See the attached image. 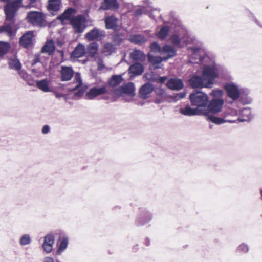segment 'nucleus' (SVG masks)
<instances>
[{
  "instance_id": "f257e3e1",
  "label": "nucleus",
  "mask_w": 262,
  "mask_h": 262,
  "mask_svg": "<svg viewBox=\"0 0 262 262\" xmlns=\"http://www.w3.org/2000/svg\"><path fill=\"white\" fill-rule=\"evenodd\" d=\"M220 67L213 63L204 66L202 75H194L189 79L190 84L193 88L211 89L213 87L215 79L219 77Z\"/></svg>"
},
{
  "instance_id": "f03ea898",
  "label": "nucleus",
  "mask_w": 262,
  "mask_h": 262,
  "mask_svg": "<svg viewBox=\"0 0 262 262\" xmlns=\"http://www.w3.org/2000/svg\"><path fill=\"white\" fill-rule=\"evenodd\" d=\"M189 99L192 106L195 107L202 115L206 113V108L208 102V96L201 91H197L189 95Z\"/></svg>"
},
{
  "instance_id": "7ed1b4c3",
  "label": "nucleus",
  "mask_w": 262,
  "mask_h": 262,
  "mask_svg": "<svg viewBox=\"0 0 262 262\" xmlns=\"http://www.w3.org/2000/svg\"><path fill=\"white\" fill-rule=\"evenodd\" d=\"M20 8H24L23 0H12L4 7V12L6 20L15 19L16 13Z\"/></svg>"
},
{
  "instance_id": "20e7f679",
  "label": "nucleus",
  "mask_w": 262,
  "mask_h": 262,
  "mask_svg": "<svg viewBox=\"0 0 262 262\" xmlns=\"http://www.w3.org/2000/svg\"><path fill=\"white\" fill-rule=\"evenodd\" d=\"M86 18L82 14H78L71 19L70 24L76 33H82L86 27Z\"/></svg>"
},
{
  "instance_id": "39448f33",
  "label": "nucleus",
  "mask_w": 262,
  "mask_h": 262,
  "mask_svg": "<svg viewBox=\"0 0 262 262\" xmlns=\"http://www.w3.org/2000/svg\"><path fill=\"white\" fill-rule=\"evenodd\" d=\"M224 103V100L211 99L208 100L204 116H208L210 114H216L221 112Z\"/></svg>"
},
{
  "instance_id": "423d86ee",
  "label": "nucleus",
  "mask_w": 262,
  "mask_h": 262,
  "mask_svg": "<svg viewBox=\"0 0 262 262\" xmlns=\"http://www.w3.org/2000/svg\"><path fill=\"white\" fill-rule=\"evenodd\" d=\"M26 19L33 26H41L45 21V15L42 12L30 11L27 13Z\"/></svg>"
},
{
  "instance_id": "0eeeda50",
  "label": "nucleus",
  "mask_w": 262,
  "mask_h": 262,
  "mask_svg": "<svg viewBox=\"0 0 262 262\" xmlns=\"http://www.w3.org/2000/svg\"><path fill=\"white\" fill-rule=\"evenodd\" d=\"M135 88L133 82H128L123 84L119 88L114 90V94L118 96H122L123 94H126L131 97H133L135 94Z\"/></svg>"
},
{
  "instance_id": "6e6552de",
  "label": "nucleus",
  "mask_w": 262,
  "mask_h": 262,
  "mask_svg": "<svg viewBox=\"0 0 262 262\" xmlns=\"http://www.w3.org/2000/svg\"><path fill=\"white\" fill-rule=\"evenodd\" d=\"M15 19L6 20L3 25L0 26V33H5L9 37H11L15 34Z\"/></svg>"
},
{
  "instance_id": "1a4fd4ad",
  "label": "nucleus",
  "mask_w": 262,
  "mask_h": 262,
  "mask_svg": "<svg viewBox=\"0 0 262 262\" xmlns=\"http://www.w3.org/2000/svg\"><path fill=\"white\" fill-rule=\"evenodd\" d=\"M105 36V31L96 27L85 34V38L90 41L98 40Z\"/></svg>"
},
{
  "instance_id": "9d476101",
  "label": "nucleus",
  "mask_w": 262,
  "mask_h": 262,
  "mask_svg": "<svg viewBox=\"0 0 262 262\" xmlns=\"http://www.w3.org/2000/svg\"><path fill=\"white\" fill-rule=\"evenodd\" d=\"M227 96L233 100H236L240 96V92L238 87L233 83H226L224 86Z\"/></svg>"
},
{
  "instance_id": "9b49d317",
  "label": "nucleus",
  "mask_w": 262,
  "mask_h": 262,
  "mask_svg": "<svg viewBox=\"0 0 262 262\" xmlns=\"http://www.w3.org/2000/svg\"><path fill=\"white\" fill-rule=\"evenodd\" d=\"M107 93L106 86L105 85L101 87H93L90 89L85 94V98L89 100L94 99L96 96L104 94Z\"/></svg>"
},
{
  "instance_id": "f8f14e48",
  "label": "nucleus",
  "mask_w": 262,
  "mask_h": 262,
  "mask_svg": "<svg viewBox=\"0 0 262 262\" xmlns=\"http://www.w3.org/2000/svg\"><path fill=\"white\" fill-rule=\"evenodd\" d=\"M119 8L117 0H103L101 3L99 10L116 11Z\"/></svg>"
},
{
  "instance_id": "ddd939ff",
  "label": "nucleus",
  "mask_w": 262,
  "mask_h": 262,
  "mask_svg": "<svg viewBox=\"0 0 262 262\" xmlns=\"http://www.w3.org/2000/svg\"><path fill=\"white\" fill-rule=\"evenodd\" d=\"M161 50L160 55L163 57L164 61H166L176 55L177 51L171 46L165 45L162 47Z\"/></svg>"
},
{
  "instance_id": "4468645a",
  "label": "nucleus",
  "mask_w": 262,
  "mask_h": 262,
  "mask_svg": "<svg viewBox=\"0 0 262 262\" xmlns=\"http://www.w3.org/2000/svg\"><path fill=\"white\" fill-rule=\"evenodd\" d=\"M105 28L107 29H112L114 31L119 30L118 25L119 19L114 15H110L106 17L104 19Z\"/></svg>"
},
{
  "instance_id": "2eb2a0df",
  "label": "nucleus",
  "mask_w": 262,
  "mask_h": 262,
  "mask_svg": "<svg viewBox=\"0 0 262 262\" xmlns=\"http://www.w3.org/2000/svg\"><path fill=\"white\" fill-rule=\"evenodd\" d=\"M154 88L152 84L147 83L143 85L140 89L138 96L142 99H146L150 97Z\"/></svg>"
},
{
  "instance_id": "dca6fc26",
  "label": "nucleus",
  "mask_w": 262,
  "mask_h": 262,
  "mask_svg": "<svg viewBox=\"0 0 262 262\" xmlns=\"http://www.w3.org/2000/svg\"><path fill=\"white\" fill-rule=\"evenodd\" d=\"M74 82L76 85L72 89H70V91H73L77 90L75 93V95L77 97H81L82 96L84 92V90L82 88H80L82 84V81L81 79L80 74L79 73H77L74 78Z\"/></svg>"
},
{
  "instance_id": "f3484780",
  "label": "nucleus",
  "mask_w": 262,
  "mask_h": 262,
  "mask_svg": "<svg viewBox=\"0 0 262 262\" xmlns=\"http://www.w3.org/2000/svg\"><path fill=\"white\" fill-rule=\"evenodd\" d=\"M98 51V44L96 42H93L87 45L85 48V54L87 55L88 58H93V61H95L96 60V55Z\"/></svg>"
},
{
  "instance_id": "a211bd4d",
  "label": "nucleus",
  "mask_w": 262,
  "mask_h": 262,
  "mask_svg": "<svg viewBox=\"0 0 262 262\" xmlns=\"http://www.w3.org/2000/svg\"><path fill=\"white\" fill-rule=\"evenodd\" d=\"M152 217V215L151 212L144 210L136 219V224L137 226H143L149 222Z\"/></svg>"
},
{
  "instance_id": "6ab92c4d",
  "label": "nucleus",
  "mask_w": 262,
  "mask_h": 262,
  "mask_svg": "<svg viewBox=\"0 0 262 262\" xmlns=\"http://www.w3.org/2000/svg\"><path fill=\"white\" fill-rule=\"evenodd\" d=\"M166 86L170 90L179 91L184 87V83L180 79L172 78L167 81Z\"/></svg>"
},
{
  "instance_id": "aec40b11",
  "label": "nucleus",
  "mask_w": 262,
  "mask_h": 262,
  "mask_svg": "<svg viewBox=\"0 0 262 262\" xmlns=\"http://www.w3.org/2000/svg\"><path fill=\"white\" fill-rule=\"evenodd\" d=\"M54 242V237L52 234H49L45 236L42 245L44 251L47 253H50L53 249Z\"/></svg>"
},
{
  "instance_id": "412c9836",
  "label": "nucleus",
  "mask_w": 262,
  "mask_h": 262,
  "mask_svg": "<svg viewBox=\"0 0 262 262\" xmlns=\"http://www.w3.org/2000/svg\"><path fill=\"white\" fill-rule=\"evenodd\" d=\"M33 37V31L27 32L21 37L20 39L19 43L20 45L25 48H28L32 44Z\"/></svg>"
},
{
  "instance_id": "4be33fe9",
  "label": "nucleus",
  "mask_w": 262,
  "mask_h": 262,
  "mask_svg": "<svg viewBox=\"0 0 262 262\" xmlns=\"http://www.w3.org/2000/svg\"><path fill=\"white\" fill-rule=\"evenodd\" d=\"M60 74L61 81H69L73 77L74 71L71 67L62 66L60 71Z\"/></svg>"
},
{
  "instance_id": "5701e85b",
  "label": "nucleus",
  "mask_w": 262,
  "mask_h": 262,
  "mask_svg": "<svg viewBox=\"0 0 262 262\" xmlns=\"http://www.w3.org/2000/svg\"><path fill=\"white\" fill-rule=\"evenodd\" d=\"M148 61L151 64V69H154L160 68L161 62L164 61L163 57L154 56L150 53L147 55Z\"/></svg>"
},
{
  "instance_id": "b1692460",
  "label": "nucleus",
  "mask_w": 262,
  "mask_h": 262,
  "mask_svg": "<svg viewBox=\"0 0 262 262\" xmlns=\"http://www.w3.org/2000/svg\"><path fill=\"white\" fill-rule=\"evenodd\" d=\"M77 13V10L76 9L73 8H69L66 9L64 12L58 17V19L61 21H63L64 20H69L71 21V19L74 17L75 15Z\"/></svg>"
},
{
  "instance_id": "393cba45",
  "label": "nucleus",
  "mask_w": 262,
  "mask_h": 262,
  "mask_svg": "<svg viewBox=\"0 0 262 262\" xmlns=\"http://www.w3.org/2000/svg\"><path fill=\"white\" fill-rule=\"evenodd\" d=\"M130 58L135 61L143 62L146 59V55L141 50L135 49L129 54Z\"/></svg>"
},
{
  "instance_id": "a878e982",
  "label": "nucleus",
  "mask_w": 262,
  "mask_h": 262,
  "mask_svg": "<svg viewBox=\"0 0 262 262\" xmlns=\"http://www.w3.org/2000/svg\"><path fill=\"white\" fill-rule=\"evenodd\" d=\"M128 40L133 43L139 45H143L147 41V39L144 36L140 34L130 35Z\"/></svg>"
},
{
  "instance_id": "bb28decb",
  "label": "nucleus",
  "mask_w": 262,
  "mask_h": 262,
  "mask_svg": "<svg viewBox=\"0 0 262 262\" xmlns=\"http://www.w3.org/2000/svg\"><path fill=\"white\" fill-rule=\"evenodd\" d=\"M180 112L185 116H188L202 115L200 112H199L196 107L194 108H191L189 105H186L184 108H181L180 110Z\"/></svg>"
},
{
  "instance_id": "cd10ccee",
  "label": "nucleus",
  "mask_w": 262,
  "mask_h": 262,
  "mask_svg": "<svg viewBox=\"0 0 262 262\" xmlns=\"http://www.w3.org/2000/svg\"><path fill=\"white\" fill-rule=\"evenodd\" d=\"M129 72L134 76L141 75L144 71L143 65L139 63H135L131 65L128 69Z\"/></svg>"
},
{
  "instance_id": "c85d7f7f",
  "label": "nucleus",
  "mask_w": 262,
  "mask_h": 262,
  "mask_svg": "<svg viewBox=\"0 0 262 262\" xmlns=\"http://www.w3.org/2000/svg\"><path fill=\"white\" fill-rule=\"evenodd\" d=\"M8 64L11 69L19 71L21 69V64L15 55L9 58Z\"/></svg>"
},
{
  "instance_id": "c756f323",
  "label": "nucleus",
  "mask_w": 262,
  "mask_h": 262,
  "mask_svg": "<svg viewBox=\"0 0 262 262\" xmlns=\"http://www.w3.org/2000/svg\"><path fill=\"white\" fill-rule=\"evenodd\" d=\"M85 54V47L82 44H78L72 53V56L75 58H80Z\"/></svg>"
},
{
  "instance_id": "7c9ffc66",
  "label": "nucleus",
  "mask_w": 262,
  "mask_h": 262,
  "mask_svg": "<svg viewBox=\"0 0 262 262\" xmlns=\"http://www.w3.org/2000/svg\"><path fill=\"white\" fill-rule=\"evenodd\" d=\"M49 80L45 79L41 80H37L36 81V86L40 90L45 92H51V90L49 86Z\"/></svg>"
},
{
  "instance_id": "2f4dec72",
  "label": "nucleus",
  "mask_w": 262,
  "mask_h": 262,
  "mask_svg": "<svg viewBox=\"0 0 262 262\" xmlns=\"http://www.w3.org/2000/svg\"><path fill=\"white\" fill-rule=\"evenodd\" d=\"M55 48L54 41L52 40H50L47 41L42 48L41 51L42 53H47L49 55H51L54 52Z\"/></svg>"
},
{
  "instance_id": "473e14b6",
  "label": "nucleus",
  "mask_w": 262,
  "mask_h": 262,
  "mask_svg": "<svg viewBox=\"0 0 262 262\" xmlns=\"http://www.w3.org/2000/svg\"><path fill=\"white\" fill-rule=\"evenodd\" d=\"M61 0H49L48 9L49 11L57 12L60 9Z\"/></svg>"
},
{
  "instance_id": "72a5a7b5",
  "label": "nucleus",
  "mask_w": 262,
  "mask_h": 262,
  "mask_svg": "<svg viewBox=\"0 0 262 262\" xmlns=\"http://www.w3.org/2000/svg\"><path fill=\"white\" fill-rule=\"evenodd\" d=\"M169 31L170 29L168 26H163L160 30L157 32L156 35L160 40H163L168 36Z\"/></svg>"
},
{
  "instance_id": "f704fd0d",
  "label": "nucleus",
  "mask_w": 262,
  "mask_h": 262,
  "mask_svg": "<svg viewBox=\"0 0 262 262\" xmlns=\"http://www.w3.org/2000/svg\"><path fill=\"white\" fill-rule=\"evenodd\" d=\"M68 245V238L65 237L61 239L59 243L57 244L58 249L57 254L60 255L67 248Z\"/></svg>"
},
{
  "instance_id": "c9c22d12",
  "label": "nucleus",
  "mask_w": 262,
  "mask_h": 262,
  "mask_svg": "<svg viewBox=\"0 0 262 262\" xmlns=\"http://www.w3.org/2000/svg\"><path fill=\"white\" fill-rule=\"evenodd\" d=\"M115 50L116 47L114 45L111 43H106L103 45L102 52L105 56H108L115 52Z\"/></svg>"
},
{
  "instance_id": "e433bc0d",
  "label": "nucleus",
  "mask_w": 262,
  "mask_h": 262,
  "mask_svg": "<svg viewBox=\"0 0 262 262\" xmlns=\"http://www.w3.org/2000/svg\"><path fill=\"white\" fill-rule=\"evenodd\" d=\"M208 117V120L216 124H221L226 122H234V121L232 120H225L224 118H221L220 117H217L216 116H214L212 115H208V116H206Z\"/></svg>"
},
{
  "instance_id": "4c0bfd02",
  "label": "nucleus",
  "mask_w": 262,
  "mask_h": 262,
  "mask_svg": "<svg viewBox=\"0 0 262 262\" xmlns=\"http://www.w3.org/2000/svg\"><path fill=\"white\" fill-rule=\"evenodd\" d=\"M123 81L122 75H114L110 79L109 85L111 87H116Z\"/></svg>"
},
{
  "instance_id": "58836bf2",
  "label": "nucleus",
  "mask_w": 262,
  "mask_h": 262,
  "mask_svg": "<svg viewBox=\"0 0 262 262\" xmlns=\"http://www.w3.org/2000/svg\"><path fill=\"white\" fill-rule=\"evenodd\" d=\"M162 47L160 46V45L156 41L152 42L150 46V52L151 54L152 53L155 54H161Z\"/></svg>"
},
{
  "instance_id": "ea45409f",
  "label": "nucleus",
  "mask_w": 262,
  "mask_h": 262,
  "mask_svg": "<svg viewBox=\"0 0 262 262\" xmlns=\"http://www.w3.org/2000/svg\"><path fill=\"white\" fill-rule=\"evenodd\" d=\"M242 115L245 117V118L240 119L241 122L248 121L251 117V110L249 107H246L242 110Z\"/></svg>"
},
{
  "instance_id": "a19ab883",
  "label": "nucleus",
  "mask_w": 262,
  "mask_h": 262,
  "mask_svg": "<svg viewBox=\"0 0 262 262\" xmlns=\"http://www.w3.org/2000/svg\"><path fill=\"white\" fill-rule=\"evenodd\" d=\"M147 12V8L145 6H142L135 8L133 10V15L135 17H140Z\"/></svg>"
},
{
  "instance_id": "79ce46f5",
  "label": "nucleus",
  "mask_w": 262,
  "mask_h": 262,
  "mask_svg": "<svg viewBox=\"0 0 262 262\" xmlns=\"http://www.w3.org/2000/svg\"><path fill=\"white\" fill-rule=\"evenodd\" d=\"M223 91L222 90H213L210 94V96L212 97L211 99L224 100L223 99Z\"/></svg>"
},
{
  "instance_id": "37998d69",
  "label": "nucleus",
  "mask_w": 262,
  "mask_h": 262,
  "mask_svg": "<svg viewBox=\"0 0 262 262\" xmlns=\"http://www.w3.org/2000/svg\"><path fill=\"white\" fill-rule=\"evenodd\" d=\"M9 49L10 45L8 43L0 42V57H2L6 54Z\"/></svg>"
},
{
  "instance_id": "c03bdc74",
  "label": "nucleus",
  "mask_w": 262,
  "mask_h": 262,
  "mask_svg": "<svg viewBox=\"0 0 262 262\" xmlns=\"http://www.w3.org/2000/svg\"><path fill=\"white\" fill-rule=\"evenodd\" d=\"M31 242V239L29 234H25L21 236L19 239V244L22 246L28 245Z\"/></svg>"
},
{
  "instance_id": "a18cd8bd",
  "label": "nucleus",
  "mask_w": 262,
  "mask_h": 262,
  "mask_svg": "<svg viewBox=\"0 0 262 262\" xmlns=\"http://www.w3.org/2000/svg\"><path fill=\"white\" fill-rule=\"evenodd\" d=\"M171 42L176 46H180L181 39L177 34H173L170 37Z\"/></svg>"
},
{
  "instance_id": "49530a36",
  "label": "nucleus",
  "mask_w": 262,
  "mask_h": 262,
  "mask_svg": "<svg viewBox=\"0 0 262 262\" xmlns=\"http://www.w3.org/2000/svg\"><path fill=\"white\" fill-rule=\"evenodd\" d=\"M33 8H38L36 3V0H29V2L27 5H24V8L25 9H29Z\"/></svg>"
},
{
  "instance_id": "de8ad7c7",
  "label": "nucleus",
  "mask_w": 262,
  "mask_h": 262,
  "mask_svg": "<svg viewBox=\"0 0 262 262\" xmlns=\"http://www.w3.org/2000/svg\"><path fill=\"white\" fill-rule=\"evenodd\" d=\"M97 70L98 71H102L105 69V66L103 63V59L101 57H99L97 60Z\"/></svg>"
},
{
  "instance_id": "09e8293b",
  "label": "nucleus",
  "mask_w": 262,
  "mask_h": 262,
  "mask_svg": "<svg viewBox=\"0 0 262 262\" xmlns=\"http://www.w3.org/2000/svg\"><path fill=\"white\" fill-rule=\"evenodd\" d=\"M159 15L161 18V15L160 14V10L158 9H154L151 10V12L149 14V17L153 19H155L156 17Z\"/></svg>"
},
{
  "instance_id": "8fccbe9b",
  "label": "nucleus",
  "mask_w": 262,
  "mask_h": 262,
  "mask_svg": "<svg viewBox=\"0 0 262 262\" xmlns=\"http://www.w3.org/2000/svg\"><path fill=\"white\" fill-rule=\"evenodd\" d=\"M185 96L186 92H182L176 94L174 96L172 97V98H173L174 101H177L184 98Z\"/></svg>"
},
{
  "instance_id": "3c124183",
  "label": "nucleus",
  "mask_w": 262,
  "mask_h": 262,
  "mask_svg": "<svg viewBox=\"0 0 262 262\" xmlns=\"http://www.w3.org/2000/svg\"><path fill=\"white\" fill-rule=\"evenodd\" d=\"M248 250L249 248L248 245L244 243L241 244L238 247V251L246 253Z\"/></svg>"
},
{
  "instance_id": "603ef678",
  "label": "nucleus",
  "mask_w": 262,
  "mask_h": 262,
  "mask_svg": "<svg viewBox=\"0 0 262 262\" xmlns=\"http://www.w3.org/2000/svg\"><path fill=\"white\" fill-rule=\"evenodd\" d=\"M188 49L193 54L194 56L196 55L197 53L199 52L201 49V48L199 47H189Z\"/></svg>"
},
{
  "instance_id": "864d4df0",
  "label": "nucleus",
  "mask_w": 262,
  "mask_h": 262,
  "mask_svg": "<svg viewBox=\"0 0 262 262\" xmlns=\"http://www.w3.org/2000/svg\"><path fill=\"white\" fill-rule=\"evenodd\" d=\"M113 38V41L115 43L120 44L122 42V39L118 34H115Z\"/></svg>"
},
{
  "instance_id": "5fc2aeb1",
  "label": "nucleus",
  "mask_w": 262,
  "mask_h": 262,
  "mask_svg": "<svg viewBox=\"0 0 262 262\" xmlns=\"http://www.w3.org/2000/svg\"><path fill=\"white\" fill-rule=\"evenodd\" d=\"M50 127L49 125H44L42 128V133L43 134H48L50 132Z\"/></svg>"
},
{
  "instance_id": "6e6d98bb",
  "label": "nucleus",
  "mask_w": 262,
  "mask_h": 262,
  "mask_svg": "<svg viewBox=\"0 0 262 262\" xmlns=\"http://www.w3.org/2000/svg\"><path fill=\"white\" fill-rule=\"evenodd\" d=\"M32 73L36 77H40L42 75V72H38L37 69H32L31 70Z\"/></svg>"
},
{
  "instance_id": "4d7b16f0",
  "label": "nucleus",
  "mask_w": 262,
  "mask_h": 262,
  "mask_svg": "<svg viewBox=\"0 0 262 262\" xmlns=\"http://www.w3.org/2000/svg\"><path fill=\"white\" fill-rule=\"evenodd\" d=\"M156 95L157 96L163 97L165 95V91L162 90H158L156 91Z\"/></svg>"
},
{
  "instance_id": "13d9d810",
  "label": "nucleus",
  "mask_w": 262,
  "mask_h": 262,
  "mask_svg": "<svg viewBox=\"0 0 262 262\" xmlns=\"http://www.w3.org/2000/svg\"><path fill=\"white\" fill-rule=\"evenodd\" d=\"M40 62V57L39 55H35L34 59L32 63V65L34 66L37 62Z\"/></svg>"
},
{
  "instance_id": "bf43d9fd",
  "label": "nucleus",
  "mask_w": 262,
  "mask_h": 262,
  "mask_svg": "<svg viewBox=\"0 0 262 262\" xmlns=\"http://www.w3.org/2000/svg\"><path fill=\"white\" fill-rule=\"evenodd\" d=\"M183 39L184 41L185 42V43L187 45L193 42V39L191 38H190V36H188L186 39L183 38Z\"/></svg>"
},
{
  "instance_id": "052dcab7",
  "label": "nucleus",
  "mask_w": 262,
  "mask_h": 262,
  "mask_svg": "<svg viewBox=\"0 0 262 262\" xmlns=\"http://www.w3.org/2000/svg\"><path fill=\"white\" fill-rule=\"evenodd\" d=\"M43 262H54V260L51 257H46L43 259Z\"/></svg>"
},
{
  "instance_id": "680f3d73",
  "label": "nucleus",
  "mask_w": 262,
  "mask_h": 262,
  "mask_svg": "<svg viewBox=\"0 0 262 262\" xmlns=\"http://www.w3.org/2000/svg\"><path fill=\"white\" fill-rule=\"evenodd\" d=\"M166 79V77H161L159 78V81L161 83H163V82H164L165 81Z\"/></svg>"
},
{
  "instance_id": "e2e57ef3",
  "label": "nucleus",
  "mask_w": 262,
  "mask_h": 262,
  "mask_svg": "<svg viewBox=\"0 0 262 262\" xmlns=\"http://www.w3.org/2000/svg\"><path fill=\"white\" fill-rule=\"evenodd\" d=\"M55 95H56V97L57 98H60V97H63V94H60V93H56L55 94Z\"/></svg>"
},
{
  "instance_id": "0e129e2a",
  "label": "nucleus",
  "mask_w": 262,
  "mask_h": 262,
  "mask_svg": "<svg viewBox=\"0 0 262 262\" xmlns=\"http://www.w3.org/2000/svg\"><path fill=\"white\" fill-rule=\"evenodd\" d=\"M204 58V57L203 58L200 57L198 61H197L196 63H202V60Z\"/></svg>"
},
{
  "instance_id": "69168bd1",
  "label": "nucleus",
  "mask_w": 262,
  "mask_h": 262,
  "mask_svg": "<svg viewBox=\"0 0 262 262\" xmlns=\"http://www.w3.org/2000/svg\"><path fill=\"white\" fill-rule=\"evenodd\" d=\"M145 243L146 244V245H148L149 244V239H145Z\"/></svg>"
},
{
  "instance_id": "338daca9",
  "label": "nucleus",
  "mask_w": 262,
  "mask_h": 262,
  "mask_svg": "<svg viewBox=\"0 0 262 262\" xmlns=\"http://www.w3.org/2000/svg\"><path fill=\"white\" fill-rule=\"evenodd\" d=\"M156 102L157 103H160L162 102V101L161 100H159V99H157L156 100Z\"/></svg>"
},
{
  "instance_id": "774afa93",
  "label": "nucleus",
  "mask_w": 262,
  "mask_h": 262,
  "mask_svg": "<svg viewBox=\"0 0 262 262\" xmlns=\"http://www.w3.org/2000/svg\"><path fill=\"white\" fill-rule=\"evenodd\" d=\"M260 193L261 197V199H262V189H260Z\"/></svg>"
}]
</instances>
